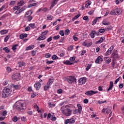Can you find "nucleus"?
Instances as JSON below:
<instances>
[{
    "instance_id": "17",
    "label": "nucleus",
    "mask_w": 124,
    "mask_h": 124,
    "mask_svg": "<svg viewBox=\"0 0 124 124\" xmlns=\"http://www.w3.org/2000/svg\"><path fill=\"white\" fill-rule=\"evenodd\" d=\"M102 24L104 26H109L110 25V22L107 21V20L105 19L103 20Z\"/></svg>"
},
{
    "instance_id": "59",
    "label": "nucleus",
    "mask_w": 124,
    "mask_h": 124,
    "mask_svg": "<svg viewBox=\"0 0 124 124\" xmlns=\"http://www.w3.org/2000/svg\"><path fill=\"white\" fill-rule=\"evenodd\" d=\"M53 62H54L53 61H46V64L49 65V64H51L53 63Z\"/></svg>"
},
{
    "instance_id": "19",
    "label": "nucleus",
    "mask_w": 124,
    "mask_h": 124,
    "mask_svg": "<svg viewBox=\"0 0 124 124\" xmlns=\"http://www.w3.org/2000/svg\"><path fill=\"white\" fill-rule=\"evenodd\" d=\"M114 85V82L113 81H110L109 82V86L108 89V92H109V91H111L112 89H113V86Z\"/></svg>"
},
{
    "instance_id": "20",
    "label": "nucleus",
    "mask_w": 124,
    "mask_h": 124,
    "mask_svg": "<svg viewBox=\"0 0 124 124\" xmlns=\"http://www.w3.org/2000/svg\"><path fill=\"white\" fill-rule=\"evenodd\" d=\"M101 16L96 17L92 22V26H94L95 24H96V22H97V20L98 19H101Z\"/></svg>"
},
{
    "instance_id": "44",
    "label": "nucleus",
    "mask_w": 124,
    "mask_h": 124,
    "mask_svg": "<svg viewBox=\"0 0 124 124\" xmlns=\"http://www.w3.org/2000/svg\"><path fill=\"white\" fill-rule=\"evenodd\" d=\"M6 115H7V111L6 110H4L2 112V117H5V116H6Z\"/></svg>"
},
{
    "instance_id": "61",
    "label": "nucleus",
    "mask_w": 124,
    "mask_h": 124,
    "mask_svg": "<svg viewBox=\"0 0 124 124\" xmlns=\"http://www.w3.org/2000/svg\"><path fill=\"white\" fill-rule=\"evenodd\" d=\"M45 57L46 58H51V54H50V53H46L45 55Z\"/></svg>"
},
{
    "instance_id": "22",
    "label": "nucleus",
    "mask_w": 124,
    "mask_h": 124,
    "mask_svg": "<svg viewBox=\"0 0 124 124\" xmlns=\"http://www.w3.org/2000/svg\"><path fill=\"white\" fill-rule=\"evenodd\" d=\"M104 39H105L104 37H101L100 38V39H99V40L97 41L96 42V44H99L100 43H102V42H103Z\"/></svg>"
},
{
    "instance_id": "31",
    "label": "nucleus",
    "mask_w": 124,
    "mask_h": 124,
    "mask_svg": "<svg viewBox=\"0 0 124 124\" xmlns=\"http://www.w3.org/2000/svg\"><path fill=\"white\" fill-rule=\"evenodd\" d=\"M70 33V31L69 29H67L64 31V34L65 35H68Z\"/></svg>"
},
{
    "instance_id": "15",
    "label": "nucleus",
    "mask_w": 124,
    "mask_h": 124,
    "mask_svg": "<svg viewBox=\"0 0 124 124\" xmlns=\"http://www.w3.org/2000/svg\"><path fill=\"white\" fill-rule=\"evenodd\" d=\"M77 107L78 108V112L79 113V114H81V113H82V109H83L82 106H81V104H78Z\"/></svg>"
},
{
    "instance_id": "43",
    "label": "nucleus",
    "mask_w": 124,
    "mask_h": 124,
    "mask_svg": "<svg viewBox=\"0 0 124 124\" xmlns=\"http://www.w3.org/2000/svg\"><path fill=\"white\" fill-rule=\"evenodd\" d=\"M10 37V36H9V35H7L4 38V42H7Z\"/></svg>"
},
{
    "instance_id": "46",
    "label": "nucleus",
    "mask_w": 124,
    "mask_h": 124,
    "mask_svg": "<svg viewBox=\"0 0 124 124\" xmlns=\"http://www.w3.org/2000/svg\"><path fill=\"white\" fill-rule=\"evenodd\" d=\"M59 34L61 36H64V32L63 31V30H61L59 31Z\"/></svg>"
},
{
    "instance_id": "18",
    "label": "nucleus",
    "mask_w": 124,
    "mask_h": 124,
    "mask_svg": "<svg viewBox=\"0 0 124 124\" xmlns=\"http://www.w3.org/2000/svg\"><path fill=\"white\" fill-rule=\"evenodd\" d=\"M63 63L64 64H66V65H72L74 64L73 62H70L69 60L64 61Z\"/></svg>"
},
{
    "instance_id": "9",
    "label": "nucleus",
    "mask_w": 124,
    "mask_h": 124,
    "mask_svg": "<svg viewBox=\"0 0 124 124\" xmlns=\"http://www.w3.org/2000/svg\"><path fill=\"white\" fill-rule=\"evenodd\" d=\"M74 123H75V119L74 118L66 119L64 121V124H74Z\"/></svg>"
},
{
    "instance_id": "10",
    "label": "nucleus",
    "mask_w": 124,
    "mask_h": 124,
    "mask_svg": "<svg viewBox=\"0 0 124 124\" xmlns=\"http://www.w3.org/2000/svg\"><path fill=\"white\" fill-rule=\"evenodd\" d=\"M83 46H84L85 47H91L92 45H93V42H91L89 43L87 42V41H85L82 43Z\"/></svg>"
},
{
    "instance_id": "41",
    "label": "nucleus",
    "mask_w": 124,
    "mask_h": 124,
    "mask_svg": "<svg viewBox=\"0 0 124 124\" xmlns=\"http://www.w3.org/2000/svg\"><path fill=\"white\" fill-rule=\"evenodd\" d=\"M51 59H52L53 60H59V57H58L57 55H54L52 56Z\"/></svg>"
},
{
    "instance_id": "64",
    "label": "nucleus",
    "mask_w": 124,
    "mask_h": 124,
    "mask_svg": "<svg viewBox=\"0 0 124 124\" xmlns=\"http://www.w3.org/2000/svg\"><path fill=\"white\" fill-rule=\"evenodd\" d=\"M113 49H114V46H111L108 49V50L112 52V51H113Z\"/></svg>"
},
{
    "instance_id": "14",
    "label": "nucleus",
    "mask_w": 124,
    "mask_h": 124,
    "mask_svg": "<svg viewBox=\"0 0 124 124\" xmlns=\"http://www.w3.org/2000/svg\"><path fill=\"white\" fill-rule=\"evenodd\" d=\"M102 58H103L102 56H98L96 59L95 62L96 63H99V62H103V59Z\"/></svg>"
},
{
    "instance_id": "57",
    "label": "nucleus",
    "mask_w": 124,
    "mask_h": 124,
    "mask_svg": "<svg viewBox=\"0 0 124 124\" xmlns=\"http://www.w3.org/2000/svg\"><path fill=\"white\" fill-rule=\"evenodd\" d=\"M12 121L13 122H15V123H16V122H17V121H18V118H17V117L15 116L13 118Z\"/></svg>"
},
{
    "instance_id": "32",
    "label": "nucleus",
    "mask_w": 124,
    "mask_h": 124,
    "mask_svg": "<svg viewBox=\"0 0 124 124\" xmlns=\"http://www.w3.org/2000/svg\"><path fill=\"white\" fill-rule=\"evenodd\" d=\"M11 87H12V88H15V90H18L19 89V86L18 85L12 84Z\"/></svg>"
},
{
    "instance_id": "5",
    "label": "nucleus",
    "mask_w": 124,
    "mask_h": 124,
    "mask_svg": "<svg viewBox=\"0 0 124 124\" xmlns=\"http://www.w3.org/2000/svg\"><path fill=\"white\" fill-rule=\"evenodd\" d=\"M111 58H112V61H117L120 58L117 50H115L111 54Z\"/></svg>"
},
{
    "instance_id": "42",
    "label": "nucleus",
    "mask_w": 124,
    "mask_h": 124,
    "mask_svg": "<svg viewBox=\"0 0 124 124\" xmlns=\"http://www.w3.org/2000/svg\"><path fill=\"white\" fill-rule=\"evenodd\" d=\"M29 27H31V28H32V29H35V24H29Z\"/></svg>"
},
{
    "instance_id": "52",
    "label": "nucleus",
    "mask_w": 124,
    "mask_h": 124,
    "mask_svg": "<svg viewBox=\"0 0 124 124\" xmlns=\"http://www.w3.org/2000/svg\"><path fill=\"white\" fill-rule=\"evenodd\" d=\"M47 20H52L53 19V16H52L51 15L47 16Z\"/></svg>"
},
{
    "instance_id": "21",
    "label": "nucleus",
    "mask_w": 124,
    "mask_h": 124,
    "mask_svg": "<svg viewBox=\"0 0 124 124\" xmlns=\"http://www.w3.org/2000/svg\"><path fill=\"white\" fill-rule=\"evenodd\" d=\"M95 31H92L90 33V36L91 38H94L95 37Z\"/></svg>"
},
{
    "instance_id": "23",
    "label": "nucleus",
    "mask_w": 124,
    "mask_h": 124,
    "mask_svg": "<svg viewBox=\"0 0 124 124\" xmlns=\"http://www.w3.org/2000/svg\"><path fill=\"white\" fill-rule=\"evenodd\" d=\"M105 60H106V62H107V63H110V62H112V60H111L110 58L108 57H105Z\"/></svg>"
},
{
    "instance_id": "25",
    "label": "nucleus",
    "mask_w": 124,
    "mask_h": 124,
    "mask_svg": "<svg viewBox=\"0 0 124 124\" xmlns=\"http://www.w3.org/2000/svg\"><path fill=\"white\" fill-rule=\"evenodd\" d=\"M115 10V14L116 15H120L122 14V11L120 9H116Z\"/></svg>"
},
{
    "instance_id": "33",
    "label": "nucleus",
    "mask_w": 124,
    "mask_h": 124,
    "mask_svg": "<svg viewBox=\"0 0 124 124\" xmlns=\"http://www.w3.org/2000/svg\"><path fill=\"white\" fill-rule=\"evenodd\" d=\"M0 32L2 35L6 34V33L8 32V31L7 30H2L0 31Z\"/></svg>"
},
{
    "instance_id": "30",
    "label": "nucleus",
    "mask_w": 124,
    "mask_h": 124,
    "mask_svg": "<svg viewBox=\"0 0 124 124\" xmlns=\"http://www.w3.org/2000/svg\"><path fill=\"white\" fill-rule=\"evenodd\" d=\"M80 16H81L80 14H78L77 16H75L73 18H72V21H75V20H77V19H78V18H79V17H80Z\"/></svg>"
},
{
    "instance_id": "58",
    "label": "nucleus",
    "mask_w": 124,
    "mask_h": 124,
    "mask_svg": "<svg viewBox=\"0 0 124 124\" xmlns=\"http://www.w3.org/2000/svg\"><path fill=\"white\" fill-rule=\"evenodd\" d=\"M50 120L51 121H56L57 120V118L54 115H52Z\"/></svg>"
},
{
    "instance_id": "50",
    "label": "nucleus",
    "mask_w": 124,
    "mask_h": 124,
    "mask_svg": "<svg viewBox=\"0 0 124 124\" xmlns=\"http://www.w3.org/2000/svg\"><path fill=\"white\" fill-rule=\"evenodd\" d=\"M111 110H112V108H107V110H106L107 114H109V113H110V112H111Z\"/></svg>"
},
{
    "instance_id": "3",
    "label": "nucleus",
    "mask_w": 124,
    "mask_h": 124,
    "mask_svg": "<svg viewBox=\"0 0 124 124\" xmlns=\"http://www.w3.org/2000/svg\"><path fill=\"white\" fill-rule=\"evenodd\" d=\"M66 81H67V82H68V83L69 84H70V85H71V84H72V83H75V84H76V83H77V79H76L75 77L72 76L68 77L66 78Z\"/></svg>"
},
{
    "instance_id": "8",
    "label": "nucleus",
    "mask_w": 124,
    "mask_h": 124,
    "mask_svg": "<svg viewBox=\"0 0 124 124\" xmlns=\"http://www.w3.org/2000/svg\"><path fill=\"white\" fill-rule=\"evenodd\" d=\"M98 92L97 91H88L85 93V94L86 95H93V94H96V93H98Z\"/></svg>"
},
{
    "instance_id": "12",
    "label": "nucleus",
    "mask_w": 124,
    "mask_h": 124,
    "mask_svg": "<svg viewBox=\"0 0 124 124\" xmlns=\"http://www.w3.org/2000/svg\"><path fill=\"white\" fill-rule=\"evenodd\" d=\"M41 11H43V12H45L46 13L48 11V8L47 7H44V8H40L37 11V13H39V12H40Z\"/></svg>"
},
{
    "instance_id": "6",
    "label": "nucleus",
    "mask_w": 124,
    "mask_h": 124,
    "mask_svg": "<svg viewBox=\"0 0 124 124\" xmlns=\"http://www.w3.org/2000/svg\"><path fill=\"white\" fill-rule=\"evenodd\" d=\"M12 78L13 80L19 81V80L21 79V75L19 73L14 74L12 75Z\"/></svg>"
},
{
    "instance_id": "7",
    "label": "nucleus",
    "mask_w": 124,
    "mask_h": 124,
    "mask_svg": "<svg viewBox=\"0 0 124 124\" xmlns=\"http://www.w3.org/2000/svg\"><path fill=\"white\" fill-rule=\"evenodd\" d=\"M87 78H81L78 79V85H82L86 84Z\"/></svg>"
},
{
    "instance_id": "49",
    "label": "nucleus",
    "mask_w": 124,
    "mask_h": 124,
    "mask_svg": "<svg viewBox=\"0 0 124 124\" xmlns=\"http://www.w3.org/2000/svg\"><path fill=\"white\" fill-rule=\"evenodd\" d=\"M111 64H112L113 68L114 69L115 68V65L116 64V61L115 60H112Z\"/></svg>"
},
{
    "instance_id": "29",
    "label": "nucleus",
    "mask_w": 124,
    "mask_h": 124,
    "mask_svg": "<svg viewBox=\"0 0 124 124\" xmlns=\"http://www.w3.org/2000/svg\"><path fill=\"white\" fill-rule=\"evenodd\" d=\"M52 84H53V79L49 78L48 82L46 83V85H48L51 87Z\"/></svg>"
},
{
    "instance_id": "51",
    "label": "nucleus",
    "mask_w": 124,
    "mask_h": 124,
    "mask_svg": "<svg viewBox=\"0 0 124 124\" xmlns=\"http://www.w3.org/2000/svg\"><path fill=\"white\" fill-rule=\"evenodd\" d=\"M47 33H48V31H45L43 32H42L41 34L43 35H45V36H46V35H47Z\"/></svg>"
},
{
    "instance_id": "63",
    "label": "nucleus",
    "mask_w": 124,
    "mask_h": 124,
    "mask_svg": "<svg viewBox=\"0 0 124 124\" xmlns=\"http://www.w3.org/2000/svg\"><path fill=\"white\" fill-rule=\"evenodd\" d=\"M110 15H116V11L115 10H114V11H112L110 13Z\"/></svg>"
},
{
    "instance_id": "1",
    "label": "nucleus",
    "mask_w": 124,
    "mask_h": 124,
    "mask_svg": "<svg viewBox=\"0 0 124 124\" xmlns=\"http://www.w3.org/2000/svg\"><path fill=\"white\" fill-rule=\"evenodd\" d=\"M14 108L19 112H24L27 109V103L21 101H17L15 103Z\"/></svg>"
},
{
    "instance_id": "47",
    "label": "nucleus",
    "mask_w": 124,
    "mask_h": 124,
    "mask_svg": "<svg viewBox=\"0 0 124 124\" xmlns=\"http://www.w3.org/2000/svg\"><path fill=\"white\" fill-rule=\"evenodd\" d=\"M37 4L36 3H32L30 4L29 5H28V7L30 8V7H32L33 6H36V5H37Z\"/></svg>"
},
{
    "instance_id": "48",
    "label": "nucleus",
    "mask_w": 124,
    "mask_h": 124,
    "mask_svg": "<svg viewBox=\"0 0 124 124\" xmlns=\"http://www.w3.org/2000/svg\"><path fill=\"white\" fill-rule=\"evenodd\" d=\"M106 100H105L104 101H100V100H98L97 101L98 104H103V103H106Z\"/></svg>"
},
{
    "instance_id": "28",
    "label": "nucleus",
    "mask_w": 124,
    "mask_h": 124,
    "mask_svg": "<svg viewBox=\"0 0 124 124\" xmlns=\"http://www.w3.org/2000/svg\"><path fill=\"white\" fill-rule=\"evenodd\" d=\"M26 64V63L23 62H18V67H22Z\"/></svg>"
},
{
    "instance_id": "26",
    "label": "nucleus",
    "mask_w": 124,
    "mask_h": 124,
    "mask_svg": "<svg viewBox=\"0 0 124 124\" xmlns=\"http://www.w3.org/2000/svg\"><path fill=\"white\" fill-rule=\"evenodd\" d=\"M34 48V45H32V46H27L26 48V51H29V50H32Z\"/></svg>"
},
{
    "instance_id": "36",
    "label": "nucleus",
    "mask_w": 124,
    "mask_h": 124,
    "mask_svg": "<svg viewBox=\"0 0 124 124\" xmlns=\"http://www.w3.org/2000/svg\"><path fill=\"white\" fill-rule=\"evenodd\" d=\"M3 50V51H5L6 53H9V52H10V50H9V48L7 47H4Z\"/></svg>"
},
{
    "instance_id": "27",
    "label": "nucleus",
    "mask_w": 124,
    "mask_h": 124,
    "mask_svg": "<svg viewBox=\"0 0 124 124\" xmlns=\"http://www.w3.org/2000/svg\"><path fill=\"white\" fill-rule=\"evenodd\" d=\"M31 13L30 15V16H25L26 18H27L28 22H31V20H32V17L31 16Z\"/></svg>"
},
{
    "instance_id": "13",
    "label": "nucleus",
    "mask_w": 124,
    "mask_h": 124,
    "mask_svg": "<svg viewBox=\"0 0 124 124\" xmlns=\"http://www.w3.org/2000/svg\"><path fill=\"white\" fill-rule=\"evenodd\" d=\"M58 1H59V0H52L51 3V5L50 7V10H51V9H52L53 7H54V6L56 5V4H57V3H58Z\"/></svg>"
},
{
    "instance_id": "62",
    "label": "nucleus",
    "mask_w": 124,
    "mask_h": 124,
    "mask_svg": "<svg viewBox=\"0 0 124 124\" xmlns=\"http://www.w3.org/2000/svg\"><path fill=\"white\" fill-rule=\"evenodd\" d=\"M57 93H58L59 94H61V93H62V90L59 89L57 91Z\"/></svg>"
},
{
    "instance_id": "55",
    "label": "nucleus",
    "mask_w": 124,
    "mask_h": 124,
    "mask_svg": "<svg viewBox=\"0 0 124 124\" xmlns=\"http://www.w3.org/2000/svg\"><path fill=\"white\" fill-rule=\"evenodd\" d=\"M6 70L8 73H10L11 72V68H10L9 66H8L7 67Z\"/></svg>"
},
{
    "instance_id": "39",
    "label": "nucleus",
    "mask_w": 124,
    "mask_h": 124,
    "mask_svg": "<svg viewBox=\"0 0 124 124\" xmlns=\"http://www.w3.org/2000/svg\"><path fill=\"white\" fill-rule=\"evenodd\" d=\"M16 3V1L15 0H12L9 3V5L10 6H12V5H14V4H15Z\"/></svg>"
},
{
    "instance_id": "24",
    "label": "nucleus",
    "mask_w": 124,
    "mask_h": 124,
    "mask_svg": "<svg viewBox=\"0 0 124 124\" xmlns=\"http://www.w3.org/2000/svg\"><path fill=\"white\" fill-rule=\"evenodd\" d=\"M25 4V1H24V0H21L20 1H19V2H18L17 3V5L18 6H23V5Z\"/></svg>"
},
{
    "instance_id": "34",
    "label": "nucleus",
    "mask_w": 124,
    "mask_h": 124,
    "mask_svg": "<svg viewBox=\"0 0 124 124\" xmlns=\"http://www.w3.org/2000/svg\"><path fill=\"white\" fill-rule=\"evenodd\" d=\"M50 85H48V84H46V85L44 87V91H48V89L50 88Z\"/></svg>"
},
{
    "instance_id": "56",
    "label": "nucleus",
    "mask_w": 124,
    "mask_h": 124,
    "mask_svg": "<svg viewBox=\"0 0 124 124\" xmlns=\"http://www.w3.org/2000/svg\"><path fill=\"white\" fill-rule=\"evenodd\" d=\"M53 39H54V40H57L58 39H59V38H60V35H57V36H54L53 37Z\"/></svg>"
},
{
    "instance_id": "16",
    "label": "nucleus",
    "mask_w": 124,
    "mask_h": 124,
    "mask_svg": "<svg viewBox=\"0 0 124 124\" xmlns=\"http://www.w3.org/2000/svg\"><path fill=\"white\" fill-rule=\"evenodd\" d=\"M46 39V36L42 35L37 38V40L38 41H41V40H45Z\"/></svg>"
},
{
    "instance_id": "11",
    "label": "nucleus",
    "mask_w": 124,
    "mask_h": 124,
    "mask_svg": "<svg viewBox=\"0 0 124 124\" xmlns=\"http://www.w3.org/2000/svg\"><path fill=\"white\" fill-rule=\"evenodd\" d=\"M34 87L37 91H38V90L41 88V83L39 82H37L34 85Z\"/></svg>"
},
{
    "instance_id": "54",
    "label": "nucleus",
    "mask_w": 124,
    "mask_h": 124,
    "mask_svg": "<svg viewBox=\"0 0 124 124\" xmlns=\"http://www.w3.org/2000/svg\"><path fill=\"white\" fill-rule=\"evenodd\" d=\"M76 59V57L75 56L73 57H70L69 60L70 62H74L75 61V59Z\"/></svg>"
},
{
    "instance_id": "4",
    "label": "nucleus",
    "mask_w": 124,
    "mask_h": 124,
    "mask_svg": "<svg viewBox=\"0 0 124 124\" xmlns=\"http://www.w3.org/2000/svg\"><path fill=\"white\" fill-rule=\"evenodd\" d=\"M62 114L66 116L67 117H69V116H71V114H72V110L67 108L66 109L62 110Z\"/></svg>"
},
{
    "instance_id": "60",
    "label": "nucleus",
    "mask_w": 124,
    "mask_h": 124,
    "mask_svg": "<svg viewBox=\"0 0 124 124\" xmlns=\"http://www.w3.org/2000/svg\"><path fill=\"white\" fill-rule=\"evenodd\" d=\"M73 40L75 41H78V37L75 36V35H74L73 37Z\"/></svg>"
},
{
    "instance_id": "53",
    "label": "nucleus",
    "mask_w": 124,
    "mask_h": 124,
    "mask_svg": "<svg viewBox=\"0 0 124 124\" xmlns=\"http://www.w3.org/2000/svg\"><path fill=\"white\" fill-rule=\"evenodd\" d=\"M111 52H110V50H108V49L107 50V51L106 52L105 56H109L111 54Z\"/></svg>"
},
{
    "instance_id": "2",
    "label": "nucleus",
    "mask_w": 124,
    "mask_h": 124,
    "mask_svg": "<svg viewBox=\"0 0 124 124\" xmlns=\"http://www.w3.org/2000/svg\"><path fill=\"white\" fill-rule=\"evenodd\" d=\"M12 93V90L8 87H5L2 92V97L6 98Z\"/></svg>"
},
{
    "instance_id": "35",
    "label": "nucleus",
    "mask_w": 124,
    "mask_h": 124,
    "mask_svg": "<svg viewBox=\"0 0 124 124\" xmlns=\"http://www.w3.org/2000/svg\"><path fill=\"white\" fill-rule=\"evenodd\" d=\"M21 8L20 6H15V7H13V10L14 11H16V10H19Z\"/></svg>"
},
{
    "instance_id": "37",
    "label": "nucleus",
    "mask_w": 124,
    "mask_h": 124,
    "mask_svg": "<svg viewBox=\"0 0 124 124\" xmlns=\"http://www.w3.org/2000/svg\"><path fill=\"white\" fill-rule=\"evenodd\" d=\"M105 31H106L105 29H100L98 30V31L100 32V33H104V32H105Z\"/></svg>"
},
{
    "instance_id": "40",
    "label": "nucleus",
    "mask_w": 124,
    "mask_h": 124,
    "mask_svg": "<svg viewBox=\"0 0 124 124\" xmlns=\"http://www.w3.org/2000/svg\"><path fill=\"white\" fill-rule=\"evenodd\" d=\"M91 4H92V1H90L85 4V7L86 8H89V7L90 6V5H91Z\"/></svg>"
},
{
    "instance_id": "45",
    "label": "nucleus",
    "mask_w": 124,
    "mask_h": 124,
    "mask_svg": "<svg viewBox=\"0 0 124 124\" xmlns=\"http://www.w3.org/2000/svg\"><path fill=\"white\" fill-rule=\"evenodd\" d=\"M17 46H18V45H14L13 46H12V50H13V51H15V50H16V49H17Z\"/></svg>"
},
{
    "instance_id": "38",
    "label": "nucleus",
    "mask_w": 124,
    "mask_h": 124,
    "mask_svg": "<svg viewBox=\"0 0 124 124\" xmlns=\"http://www.w3.org/2000/svg\"><path fill=\"white\" fill-rule=\"evenodd\" d=\"M91 67H92V64H88V65L86 68V71H88L89 69H91Z\"/></svg>"
}]
</instances>
